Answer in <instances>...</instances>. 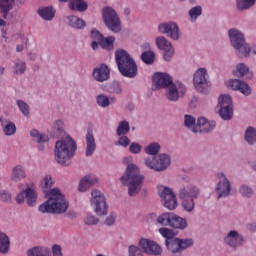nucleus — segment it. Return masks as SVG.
<instances>
[{
    "label": "nucleus",
    "mask_w": 256,
    "mask_h": 256,
    "mask_svg": "<svg viewBox=\"0 0 256 256\" xmlns=\"http://www.w3.org/2000/svg\"><path fill=\"white\" fill-rule=\"evenodd\" d=\"M48 199L39 205L40 213H48L49 215H65L69 210V200L59 188H53L48 192Z\"/></svg>",
    "instance_id": "nucleus-1"
},
{
    "label": "nucleus",
    "mask_w": 256,
    "mask_h": 256,
    "mask_svg": "<svg viewBox=\"0 0 256 256\" xmlns=\"http://www.w3.org/2000/svg\"><path fill=\"white\" fill-rule=\"evenodd\" d=\"M120 181L122 185L128 187L129 197H135L141 193L143 189V181H145V176L141 174V169L134 163L127 165L125 173L121 176Z\"/></svg>",
    "instance_id": "nucleus-2"
},
{
    "label": "nucleus",
    "mask_w": 256,
    "mask_h": 256,
    "mask_svg": "<svg viewBox=\"0 0 256 256\" xmlns=\"http://www.w3.org/2000/svg\"><path fill=\"white\" fill-rule=\"evenodd\" d=\"M77 142L67 135L56 141L54 149V159L58 165H69V161L75 156Z\"/></svg>",
    "instance_id": "nucleus-3"
},
{
    "label": "nucleus",
    "mask_w": 256,
    "mask_h": 256,
    "mask_svg": "<svg viewBox=\"0 0 256 256\" xmlns=\"http://www.w3.org/2000/svg\"><path fill=\"white\" fill-rule=\"evenodd\" d=\"M115 58L118 65V70L120 71L121 75H123V77H128V79L137 77V64L131 55L127 53V51H116Z\"/></svg>",
    "instance_id": "nucleus-4"
},
{
    "label": "nucleus",
    "mask_w": 256,
    "mask_h": 256,
    "mask_svg": "<svg viewBox=\"0 0 256 256\" xmlns=\"http://www.w3.org/2000/svg\"><path fill=\"white\" fill-rule=\"evenodd\" d=\"M90 205L98 217H106L109 214V204L105 194L99 190H92Z\"/></svg>",
    "instance_id": "nucleus-5"
},
{
    "label": "nucleus",
    "mask_w": 256,
    "mask_h": 256,
    "mask_svg": "<svg viewBox=\"0 0 256 256\" xmlns=\"http://www.w3.org/2000/svg\"><path fill=\"white\" fill-rule=\"evenodd\" d=\"M103 21L112 33H120L121 32V19L117 12L112 7H105L102 10Z\"/></svg>",
    "instance_id": "nucleus-6"
},
{
    "label": "nucleus",
    "mask_w": 256,
    "mask_h": 256,
    "mask_svg": "<svg viewBox=\"0 0 256 256\" xmlns=\"http://www.w3.org/2000/svg\"><path fill=\"white\" fill-rule=\"evenodd\" d=\"M37 199L39 196L37 195V191L33 186H27L24 190L20 191L15 198L17 205H23L25 203L28 207H36L37 206Z\"/></svg>",
    "instance_id": "nucleus-7"
},
{
    "label": "nucleus",
    "mask_w": 256,
    "mask_h": 256,
    "mask_svg": "<svg viewBox=\"0 0 256 256\" xmlns=\"http://www.w3.org/2000/svg\"><path fill=\"white\" fill-rule=\"evenodd\" d=\"M157 189L158 195L160 196L164 207H166V209H169L170 211H173V209H177V196H175L173 190L163 185H158Z\"/></svg>",
    "instance_id": "nucleus-8"
},
{
    "label": "nucleus",
    "mask_w": 256,
    "mask_h": 256,
    "mask_svg": "<svg viewBox=\"0 0 256 256\" xmlns=\"http://www.w3.org/2000/svg\"><path fill=\"white\" fill-rule=\"evenodd\" d=\"M219 115L223 121H231L233 119V100L229 95H221L218 98Z\"/></svg>",
    "instance_id": "nucleus-9"
},
{
    "label": "nucleus",
    "mask_w": 256,
    "mask_h": 256,
    "mask_svg": "<svg viewBox=\"0 0 256 256\" xmlns=\"http://www.w3.org/2000/svg\"><path fill=\"white\" fill-rule=\"evenodd\" d=\"M216 178L218 179V183L215 187L217 199L229 197V195H231V181H229V178H227L223 172H218Z\"/></svg>",
    "instance_id": "nucleus-10"
},
{
    "label": "nucleus",
    "mask_w": 256,
    "mask_h": 256,
    "mask_svg": "<svg viewBox=\"0 0 256 256\" xmlns=\"http://www.w3.org/2000/svg\"><path fill=\"white\" fill-rule=\"evenodd\" d=\"M193 85L198 93H205L209 89V72L205 68H199L194 73Z\"/></svg>",
    "instance_id": "nucleus-11"
},
{
    "label": "nucleus",
    "mask_w": 256,
    "mask_h": 256,
    "mask_svg": "<svg viewBox=\"0 0 256 256\" xmlns=\"http://www.w3.org/2000/svg\"><path fill=\"white\" fill-rule=\"evenodd\" d=\"M165 244L170 253H181V251H185V249L193 247V239H181L174 237L173 239L165 240Z\"/></svg>",
    "instance_id": "nucleus-12"
},
{
    "label": "nucleus",
    "mask_w": 256,
    "mask_h": 256,
    "mask_svg": "<svg viewBox=\"0 0 256 256\" xmlns=\"http://www.w3.org/2000/svg\"><path fill=\"white\" fill-rule=\"evenodd\" d=\"M185 93H187V87H185L183 83L172 82L171 85L166 88V99L175 103L182 97H185Z\"/></svg>",
    "instance_id": "nucleus-13"
},
{
    "label": "nucleus",
    "mask_w": 256,
    "mask_h": 256,
    "mask_svg": "<svg viewBox=\"0 0 256 256\" xmlns=\"http://www.w3.org/2000/svg\"><path fill=\"white\" fill-rule=\"evenodd\" d=\"M158 30L163 35H167L172 41H179L181 39V30L175 22L162 23L158 26Z\"/></svg>",
    "instance_id": "nucleus-14"
},
{
    "label": "nucleus",
    "mask_w": 256,
    "mask_h": 256,
    "mask_svg": "<svg viewBox=\"0 0 256 256\" xmlns=\"http://www.w3.org/2000/svg\"><path fill=\"white\" fill-rule=\"evenodd\" d=\"M224 243L231 249H239V247H243L245 237H243L237 230H231L224 237Z\"/></svg>",
    "instance_id": "nucleus-15"
},
{
    "label": "nucleus",
    "mask_w": 256,
    "mask_h": 256,
    "mask_svg": "<svg viewBox=\"0 0 256 256\" xmlns=\"http://www.w3.org/2000/svg\"><path fill=\"white\" fill-rule=\"evenodd\" d=\"M139 247L144 251V253H146V255L157 256L163 253V249L159 244H157V242L146 238H141L139 240Z\"/></svg>",
    "instance_id": "nucleus-16"
},
{
    "label": "nucleus",
    "mask_w": 256,
    "mask_h": 256,
    "mask_svg": "<svg viewBox=\"0 0 256 256\" xmlns=\"http://www.w3.org/2000/svg\"><path fill=\"white\" fill-rule=\"evenodd\" d=\"M152 83L156 89H167L173 83V78L167 72H156L152 77Z\"/></svg>",
    "instance_id": "nucleus-17"
},
{
    "label": "nucleus",
    "mask_w": 256,
    "mask_h": 256,
    "mask_svg": "<svg viewBox=\"0 0 256 256\" xmlns=\"http://www.w3.org/2000/svg\"><path fill=\"white\" fill-rule=\"evenodd\" d=\"M156 45L160 51H164V59L166 61H171V59H173L175 48H173L171 41L167 40L164 36H160L156 38Z\"/></svg>",
    "instance_id": "nucleus-18"
},
{
    "label": "nucleus",
    "mask_w": 256,
    "mask_h": 256,
    "mask_svg": "<svg viewBox=\"0 0 256 256\" xmlns=\"http://www.w3.org/2000/svg\"><path fill=\"white\" fill-rule=\"evenodd\" d=\"M201 189L193 184H187L179 189V199H199Z\"/></svg>",
    "instance_id": "nucleus-19"
},
{
    "label": "nucleus",
    "mask_w": 256,
    "mask_h": 256,
    "mask_svg": "<svg viewBox=\"0 0 256 256\" xmlns=\"http://www.w3.org/2000/svg\"><path fill=\"white\" fill-rule=\"evenodd\" d=\"M227 87L232 89V91H239L245 97H249L251 95V86L248 85L247 82L240 79H231L227 82Z\"/></svg>",
    "instance_id": "nucleus-20"
},
{
    "label": "nucleus",
    "mask_w": 256,
    "mask_h": 256,
    "mask_svg": "<svg viewBox=\"0 0 256 256\" xmlns=\"http://www.w3.org/2000/svg\"><path fill=\"white\" fill-rule=\"evenodd\" d=\"M228 37L233 48L245 43V34L237 28H231L228 30Z\"/></svg>",
    "instance_id": "nucleus-21"
},
{
    "label": "nucleus",
    "mask_w": 256,
    "mask_h": 256,
    "mask_svg": "<svg viewBox=\"0 0 256 256\" xmlns=\"http://www.w3.org/2000/svg\"><path fill=\"white\" fill-rule=\"evenodd\" d=\"M232 75H234V77H239L240 79H243V77H246V79H253V71H251L249 65L245 63H238L233 70Z\"/></svg>",
    "instance_id": "nucleus-22"
},
{
    "label": "nucleus",
    "mask_w": 256,
    "mask_h": 256,
    "mask_svg": "<svg viewBox=\"0 0 256 256\" xmlns=\"http://www.w3.org/2000/svg\"><path fill=\"white\" fill-rule=\"evenodd\" d=\"M10 179L13 183H19L20 181L27 179V171L25 170V167L21 164L14 166L11 170Z\"/></svg>",
    "instance_id": "nucleus-23"
},
{
    "label": "nucleus",
    "mask_w": 256,
    "mask_h": 256,
    "mask_svg": "<svg viewBox=\"0 0 256 256\" xmlns=\"http://www.w3.org/2000/svg\"><path fill=\"white\" fill-rule=\"evenodd\" d=\"M109 67L107 65L102 64L98 68H95L93 71V77L95 81H98L99 83H103L104 81L109 80Z\"/></svg>",
    "instance_id": "nucleus-24"
},
{
    "label": "nucleus",
    "mask_w": 256,
    "mask_h": 256,
    "mask_svg": "<svg viewBox=\"0 0 256 256\" xmlns=\"http://www.w3.org/2000/svg\"><path fill=\"white\" fill-rule=\"evenodd\" d=\"M86 150L85 155L91 157L97 151V142H95V135L93 132L88 131L85 136Z\"/></svg>",
    "instance_id": "nucleus-25"
},
{
    "label": "nucleus",
    "mask_w": 256,
    "mask_h": 256,
    "mask_svg": "<svg viewBox=\"0 0 256 256\" xmlns=\"http://www.w3.org/2000/svg\"><path fill=\"white\" fill-rule=\"evenodd\" d=\"M217 126L215 121H208L205 117L198 118V133H211Z\"/></svg>",
    "instance_id": "nucleus-26"
},
{
    "label": "nucleus",
    "mask_w": 256,
    "mask_h": 256,
    "mask_svg": "<svg viewBox=\"0 0 256 256\" xmlns=\"http://www.w3.org/2000/svg\"><path fill=\"white\" fill-rule=\"evenodd\" d=\"M55 13H57V10L53 6H43L37 10V14L43 21H53L55 19Z\"/></svg>",
    "instance_id": "nucleus-27"
},
{
    "label": "nucleus",
    "mask_w": 256,
    "mask_h": 256,
    "mask_svg": "<svg viewBox=\"0 0 256 256\" xmlns=\"http://www.w3.org/2000/svg\"><path fill=\"white\" fill-rule=\"evenodd\" d=\"M0 123H1L2 131L4 135H6V137H13V135L17 133V126L11 120L0 118Z\"/></svg>",
    "instance_id": "nucleus-28"
},
{
    "label": "nucleus",
    "mask_w": 256,
    "mask_h": 256,
    "mask_svg": "<svg viewBox=\"0 0 256 256\" xmlns=\"http://www.w3.org/2000/svg\"><path fill=\"white\" fill-rule=\"evenodd\" d=\"M97 181L98 179L95 175L84 176L79 182L78 191H80L81 193H85V191L92 187V185H95Z\"/></svg>",
    "instance_id": "nucleus-29"
},
{
    "label": "nucleus",
    "mask_w": 256,
    "mask_h": 256,
    "mask_svg": "<svg viewBox=\"0 0 256 256\" xmlns=\"http://www.w3.org/2000/svg\"><path fill=\"white\" fill-rule=\"evenodd\" d=\"M157 167L158 173H162V171H167L171 166V156L165 153H161L157 156Z\"/></svg>",
    "instance_id": "nucleus-30"
},
{
    "label": "nucleus",
    "mask_w": 256,
    "mask_h": 256,
    "mask_svg": "<svg viewBox=\"0 0 256 256\" xmlns=\"http://www.w3.org/2000/svg\"><path fill=\"white\" fill-rule=\"evenodd\" d=\"M64 23H66V25L72 27L73 29H85V26L87 25L83 19L75 15L65 17Z\"/></svg>",
    "instance_id": "nucleus-31"
},
{
    "label": "nucleus",
    "mask_w": 256,
    "mask_h": 256,
    "mask_svg": "<svg viewBox=\"0 0 256 256\" xmlns=\"http://www.w3.org/2000/svg\"><path fill=\"white\" fill-rule=\"evenodd\" d=\"M30 136L32 137L33 141H36V143H38L39 151H43V149H45L43 143H49V136L39 133V130L37 129H32L30 131Z\"/></svg>",
    "instance_id": "nucleus-32"
},
{
    "label": "nucleus",
    "mask_w": 256,
    "mask_h": 256,
    "mask_svg": "<svg viewBox=\"0 0 256 256\" xmlns=\"http://www.w3.org/2000/svg\"><path fill=\"white\" fill-rule=\"evenodd\" d=\"M30 136L32 137L33 141H36V143H38L39 151H43V149H45L43 143H49V136L39 133V130L37 129H32L30 131Z\"/></svg>",
    "instance_id": "nucleus-33"
},
{
    "label": "nucleus",
    "mask_w": 256,
    "mask_h": 256,
    "mask_svg": "<svg viewBox=\"0 0 256 256\" xmlns=\"http://www.w3.org/2000/svg\"><path fill=\"white\" fill-rule=\"evenodd\" d=\"M235 53L240 59H247L251 56V46L247 41L242 42L240 45L235 46Z\"/></svg>",
    "instance_id": "nucleus-34"
},
{
    "label": "nucleus",
    "mask_w": 256,
    "mask_h": 256,
    "mask_svg": "<svg viewBox=\"0 0 256 256\" xmlns=\"http://www.w3.org/2000/svg\"><path fill=\"white\" fill-rule=\"evenodd\" d=\"M11 251V239L7 233L0 231V255H7Z\"/></svg>",
    "instance_id": "nucleus-35"
},
{
    "label": "nucleus",
    "mask_w": 256,
    "mask_h": 256,
    "mask_svg": "<svg viewBox=\"0 0 256 256\" xmlns=\"http://www.w3.org/2000/svg\"><path fill=\"white\" fill-rule=\"evenodd\" d=\"M27 256H51V248L35 246L27 251Z\"/></svg>",
    "instance_id": "nucleus-36"
},
{
    "label": "nucleus",
    "mask_w": 256,
    "mask_h": 256,
    "mask_svg": "<svg viewBox=\"0 0 256 256\" xmlns=\"http://www.w3.org/2000/svg\"><path fill=\"white\" fill-rule=\"evenodd\" d=\"M187 226V219L182 218L175 213L172 214L170 227H173V229H180V231H183L187 229Z\"/></svg>",
    "instance_id": "nucleus-37"
},
{
    "label": "nucleus",
    "mask_w": 256,
    "mask_h": 256,
    "mask_svg": "<svg viewBox=\"0 0 256 256\" xmlns=\"http://www.w3.org/2000/svg\"><path fill=\"white\" fill-rule=\"evenodd\" d=\"M184 126L186 129H190L192 133H199L197 119L189 114L184 116Z\"/></svg>",
    "instance_id": "nucleus-38"
},
{
    "label": "nucleus",
    "mask_w": 256,
    "mask_h": 256,
    "mask_svg": "<svg viewBox=\"0 0 256 256\" xmlns=\"http://www.w3.org/2000/svg\"><path fill=\"white\" fill-rule=\"evenodd\" d=\"M53 185H55V182L53 181V177H51V175H46L42 178L40 187L43 192L46 193V197L49 196V191H53Z\"/></svg>",
    "instance_id": "nucleus-39"
},
{
    "label": "nucleus",
    "mask_w": 256,
    "mask_h": 256,
    "mask_svg": "<svg viewBox=\"0 0 256 256\" xmlns=\"http://www.w3.org/2000/svg\"><path fill=\"white\" fill-rule=\"evenodd\" d=\"M27 71V62L21 59H16L13 62L12 72L14 75H24Z\"/></svg>",
    "instance_id": "nucleus-40"
},
{
    "label": "nucleus",
    "mask_w": 256,
    "mask_h": 256,
    "mask_svg": "<svg viewBox=\"0 0 256 256\" xmlns=\"http://www.w3.org/2000/svg\"><path fill=\"white\" fill-rule=\"evenodd\" d=\"M196 198H180L183 211L186 213H193L195 211Z\"/></svg>",
    "instance_id": "nucleus-41"
},
{
    "label": "nucleus",
    "mask_w": 256,
    "mask_h": 256,
    "mask_svg": "<svg viewBox=\"0 0 256 256\" xmlns=\"http://www.w3.org/2000/svg\"><path fill=\"white\" fill-rule=\"evenodd\" d=\"M65 133V123L63 120H56L52 125L53 137H61Z\"/></svg>",
    "instance_id": "nucleus-42"
},
{
    "label": "nucleus",
    "mask_w": 256,
    "mask_h": 256,
    "mask_svg": "<svg viewBox=\"0 0 256 256\" xmlns=\"http://www.w3.org/2000/svg\"><path fill=\"white\" fill-rule=\"evenodd\" d=\"M113 98L105 94H99L96 96V105L102 109H107L111 105Z\"/></svg>",
    "instance_id": "nucleus-43"
},
{
    "label": "nucleus",
    "mask_w": 256,
    "mask_h": 256,
    "mask_svg": "<svg viewBox=\"0 0 256 256\" xmlns=\"http://www.w3.org/2000/svg\"><path fill=\"white\" fill-rule=\"evenodd\" d=\"M71 11H78L79 13H83V11H87L89 8V4L85 1H71L68 5Z\"/></svg>",
    "instance_id": "nucleus-44"
},
{
    "label": "nucleus",
    "mask_w": 256,
    "mask_h": 256,
    "mask_svg": "<svg viewBox=\"0 0 256 256\" xmlns=\"http://www.w3.org/2000/svg\"><path fill=\"white\" fill-rule=\"evenodd\" d=\"M100 47L104 49L105 51H113L115 49V37L114 36H108L102 38L100 42Z\"/></svg>",
    "instance_id": "nucleus-45"
},
{
    "label": "nucleus",
    "mask_w": 256,
    "mask_h": 256,
    "mask_svg": "<svg viewBox=\"0 0 256 256\" xmlns=\"http://www.w3.org/2000/svg\"><path fill=\"white\" fill-rule=\"evenodd\" d=\"M244 140L246 141V143H248V145H255V143H256V128L251 127V126L248 127L245 130Z\"/></svg>",
    "instance_id": "nucleus-46"
},
{
    "label": "nucleus",
    "mask_w": 256,
    "mask_h": 256,
    "mask_svg": "<svg viewBox=\"0 0 256 256\" xmlns=\"http://www.w3.org/2000/svg\"><path fill=\"white\" fill-rule=\"evenodd\" d=\"M129 131H131V127L129 126V122L127 120H123L118 123L116 129L117 137H121V135H127Z\"/></svg>",
    "instance_id": "nucleus-47"
},
{
    "label": "nucleus",
    "mask_w": 256,
    "mask_h": 256,
    "mask_svg": "<svg viewBox=\"0 0 256 256\" xmlns=\"http://www.w3.org/2000/svg\"><path fill=\"white\" fill-rule=\"evenodd\" d=\"M191 23H195L201 15H203V8L201 6H194L188 12Z\"/></svg>",
    "instance_id": "nucleus-48"
},
{
    "label": "nucleus",
    "mask_w": 256,
    "mask_h": 256,
    "mask_svg": "<svg viewBox=\"0 0 256 256\" xmlns=\"http://www.w3.org/2000/svg\"><path fill=\"white\" fill-rule=\"evenodd\" d=\"M16 105L24 117H31V108L24 100H17Z\"/></svg>",
    "instance_id": "nucleus-49"
},
{
    "label": "nucleus",
    "mask_w": 256,
    "mask_h": 256,
    "mask_svg": "<svg viewBox=\"0 0 256 256\" xmlns=\"http://www.w3.org/2000/svg\"><path fill=\"white\" fill-rule=\"evenodd\" d=\"M146 155H159V151H161V144L157 142L150 143L144 149Z\"/></svg>",
    "instance_id": "nucleus-50"
},
{
    "label": "nucleus",
    "mask_w": 256,
    "mask_h": 256,
    "mask_svg": "<svg viewBox=\"0 0 256 256\" xmlns=\"http://www.w3.org/2000/svg\"><path fill=\"white\" fill-rule=\"evenodd\" d=\"M144 165L148 169H151L152 171H156L158 173L157 157H155V156L146 157L144 159Z\"/></svg>",
    "instance_id": "nucleus-51"
},
{
    "label": "nucleus",
    "mask_w": 256,
    "mask_h": 256,
    "mask_svg": "<svg viewBox=\"0 0 256 256\" xmlns=\"http://www.w3.org/2000/svg\"><path fill=\"white\" fill-rule=\"evenodd\" d=\"M239 193L242 195V197H246V199H251L253 195H255V192L253 191V188L251 186L243 184L239 188Z\"/></svg>",
    "instance_id": "nucleus-52"
},
{
    "label": "nucleus",
    "mask_w": 256,
    "mask_h": 256,
    "mask_svg": "<svg viewBox=\"0 0 256 256\" xmlns=\"http://www.w3.org/2000/svg\"><path fill=\"white\" fill-rule=\"evenodd\" d=\"M172 219H173V213H164L157 218V221L160 225H164V226L169 225L171 227Z\"/></svg>",
    "instance_id": "nucleus-53"
},
{
    "label": "nucleus",
    "mask_w": 256,
    "mask_h": 256,
    "mask_svg": "<svg viewBox=\"0 0 256 256\" xmlns=\"http://www.w3.org/2000/svg\"><path fill=\"white\" fill-rule=\"evenodd\" d=\"M141 59L146 65H153V63H155V53H153V51L143 52Z\"/></svg>",
    "instance_id": "nucleus-54"
},
{
    "label": "nucleus",
    "mask_w": 256,
    "mask_h": 256,
    "mask_svg": "<svg viewBox=\"0 0 256 256\" xmlns=\"http://www.w3.org/2000/svg\"><path fill=\"white\" fill-rule=\"evenodd\" d=\"M116 147H123L124 149H127L129 145H131V140L127 135H121L118 136V140L114 143Z\"/></svg>",
    "instance_id": "nucleus-55"
},
{
    "label": "nucleus",
    "mask_w": 256,
    "mask_h": 256,
    "mask_svg": "<svg viewBox=\"0 0 256 256\" xmlns=\"http://www.w3.org/2000/svg\"><path fill=\"white\" fill-rule=\"evenodd\" d=\"M255 6V1H237L236 7L238 11H247Z\"/></svg>",
    "instance_id": "nucleus-56"
},
{
    "label": "nucleus",
    "mask_w": 256,
    "mask_h": 256,
    "mask_svg": "<svg viewBox=\"0 0 256 256\" xmlns=\"http://www.w3.org/2000/svg\"><path fill=\"white\" fill-rule=\"evenodd\" d=\"M13 9V3L10 1H0V11L4 13L3 17L4 19L7 18V13Z\"/></svg>",
    "instance_id": "nucleus-57"
},
{
    "label": "nucleus",
    "mask_w": 256,
    "mask_h": 256,
    "mask_svg": "<svg viewBox=\"0 0 256 256\" xmlns=\"http://www.w3.org/2000/svg\"><path fill=\"white\" fill-rule=\"evenodd\" d=\"M158 231L160 235H162V237L166 239V241H170V239H175V233L169 228H160Z\"/></svg>",
    "instance_id": "nucleus-58"
},
{
    "label": "nucleus",
    "mask_w": 256,
    "mask_h": 256,
    "mask_svg": "<svg viewBox=\"0 0 256 256\" xmlns=\"http://www.w3.org/2000/svg\"><path fill=\"white\" fill-rule=\"evenodd\" d=\"M12 196L9 190H0V201L4 203H11Z\"/></svg>",
    "instance_id": "nucleus-59"
},
{
    "label": "nucleus",
    "mask_w": 256,
    "mask_h": 256,
    "mask_svg": "<svg viewBox=\"0 0 256 256\" xmlns=\"http://www.w3.org/2000/svg\"><path fill=\"white\" fill-rule=\"evenodd\" d=\"M115 221H117V214L114 212H111L105 219L104 224L107 227H111L112 225H115Z\"/></svg>",
    "instance_id": "nucleus-60"
},
{
    "label": "nucleus",
    "mask_w": 256,
    "mask_h": 256,
    "mask_svg": "<svg viewBox=\"0 0 256 256\" xmlns=\"http://www.w3.org/2000/svg\"><path fill=\"white\" fill-rule=\"evenodd\" d=\"M84 223L86 225H97V223H99V218L93 214H88L84 219Z\"/></svg>",
    "instance_id": "nucleus-61"
},
{
    "label": "nucleus",
    "mask_w": 256,
    "mask_h": 256,
    "mask_svg": "<svg viewBox=\"0 0 256 256\" xmlns=\"http://www.w3.org/2000/svg\"><path fill=\"white\" fill-rule=\"evenodd\" d=\"M141 146L137 142H133L129 146V152L132 153V155H139L141 153Z\"/></svg>",
    "instance_id": "nucleus-62"
},
{
    "label": "nucleus",
    "mask_w": 256,
    "mask_h": 256,
    "mask_svg": "<svg viewBox=\"0 0 256 256\" xmlns=\"http://www.w3.org/2000/svg\"><path fill=\"white\" fill-rule=\"evenodd\" d=\"M128 255L129 256H143V253H141V249L135 245H131L128 248Z\"/></svg>",
    "instance_id": "nucleus-63"
},
{
    "label": "nucleus",
    "mask_w": 256,
    "mask_h": 256,
    "mask_svg": "<svg viewBox=\"0 0 256 256\" xmlns=\"http://www.w3.org/2000/svg\"><path fill=\"white\" fill-rule=\"evenodd\" d=\"M52 256H63V248L59 244L52 246Z\"/></svg>",
    "instance_id": "nucleus-64"
}]
</instances>
